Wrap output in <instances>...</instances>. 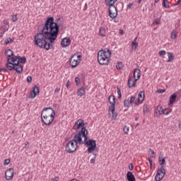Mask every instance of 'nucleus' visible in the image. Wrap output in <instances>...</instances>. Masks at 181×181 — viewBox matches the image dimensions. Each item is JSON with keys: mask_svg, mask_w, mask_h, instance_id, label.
I'll return each mask as SVG.
<instances>
[{"mask_svg": "<svg viewBox=\"0 0 181 181\" xmlns=\"http://www.w3.org/2000/svg\"><path fill=\"white\" fill-rule=\"evenodd\" d=\"M59 31L60 25L54 22V18L48 17L41 32L34 36V45L40 49L44 47L45 50H50L53 47L52 43L57 39Z\"/></svg>", "mask_w": 181, "mask_h": 181, "instance_id": "f257e3e1", "label": "nucleus"}, {"mask_svg": "<svg viewBox=\"0 0 181 181\" xmlns=\"http://www.w3.org/2000/svg\"><path fill=\"white\" fill-rule=\"evenodd\" d=\"M78 145H85L88 148V153H93L94 151L97 149V143L94 139H86L83 141V137L80 136V134H74V139L69 141L66 146L65 151L68 153H73L77 151Z\"/></svg>", "mask_w": 181, "mask_h": 181, "instance_id": "f03ea898", "label": "nucleus"}, {"mask_svg": "<svg viewBox=\"0 0 181 181\" xmlns=\"http://www.w3.org/2000/svg\"><path fill=\"white\" fill-rule=\"evenodd\" d=\"M86 125H87V122L85 123L83 119H79L74 124V129H75V131H78V129H81V131L75 134V135L80 134L81 138H84V139L88 140V130L86 129Z\"/></svg>", "mask_w": 181, "mask_h": 181, "instance_id": "7ed1b4c3", "label": "nucleus"}, {"mask_svg": "<svg viewBox=\"0 0 181 181\" xmlns=\"http://www.w3.org/2000/svg\"><path fill=\"white\" fill-rule=\"evenodd\" d=\"M111 50L108 48L101 49L98 52V62L101 66H107L110 63Z\"/></svg>", "mask_w": 181, "mask_h": 181, "instance_id": "20e7f679", "label": "nucleus"}, {"mask_svg": "<svg viewBox=\"0 0 181 181\" xmlns=\"http://www.w3.org/2000/svg\"><path fill=\"white\" fill-rule=\"evenodd\" d=\"M159 163L161 167L157 170V173L155 177L156 181L162 180V179L165 177V175H166V171L163 168V165H166V160H165V158L160 159V157H159Z\"/></svg>", "mask_w": 181, "mask_h": 181, "instance_id": "39448f33", "label": "nucleus"}, {"mask_svg": "<svg viewBox=\"0 0 181 181\" xmlns=\"http://www.w3.org/2000/svg\"><path fill=\"white\" fill-rule=\"evenodd\" d=\"M56 112L52 107H46L41 112V118L54 117Z\"/></svg>", "mask_w": 181, "mask_h": 181, "instance_id": "423d86ee", "label": "nucleus"}, {"mask_svg": "<svg viewBox=\"0 0 181 181\" xmlns=\"http://www.w3.org/2000/svg\"><path fill=\"white\" fill-rule=\"evenodd\" d=\"M7 69L11 71L15 70L18 74H21L23 71V66L19 64V61H17L16 64H13V66H8Z\"/></svg>", "mask_w": 181, "mask_h": 181, "instance_id": "0eeeda50", "label": "nucleus"}, {"mask_svg": "<svg viewBox=\"0 0 181 181\" xmlns=\"http://www.w3.org/2000/svg\"><path fill=\"white\" fill-rule=\"evenodd\" d=\"M109 6L110 7L108 9V13H109L110 18H112V19H114V18H117L118 15V11L117 10V7H115L114 4L112 6Z\"/></svg>", "mask_w": 181, "mask_h": 181, "instance_id": "6e6552de", "label": "nucleus"}, {"mask_svg": "<svg viewBox=\"0 0 181 181\" xmlns=\"http://www.w3.org/2000/svg\"><path fill=\"white\" fill-rule=\"evenodd\" d=\"M21 60V57L19 56H15L13 55V57H11L10 58L7 59V63L6 64V67L8 69V66H13V64H16L15 63L16 62H19Z\"/></svg>", "mask_w": 181, "mask_h": 181, "instance_id": "1a4fd4ad", "label": "nucleus"}, {"mask_svg": "<svg viewBox=\"0 0 181 181\" xmlns=\"http://www.w3.org/2000/svg\"><path fill=\"white\" fill-rule=\"evenodd\" d=\"M76 56L77 54H74L69 60V64L72 69L77 67V66L80 64V62H78V59H75Z\"/></svg>", "mask_w": 181, "mask_h": 181, "instance_id": "9d476101", "label": "nucleus"}, {"mask_svg": "<svg viewBox=\"0 0 181 181\" xmlns=\"http://www.w3.org/2000/svg\"><path fill=\"white\" fill-rule=\"evenodd\" d=\"M39 93H40V90L39 89V87L37 86H35L33 88V90L30 93V98L31 100H33L36 97V95H39Z\"/></svg>", "mask_w": 181, "mask_h": 181, "instance_id": "9b49d317", "label": "nucleus"}, {"mask_svg": "<svg viewBox=\"0 0 181 181\" xmlns=\"http://www.w3.org/2000/svg\"><path fill=\"white\" fill-rule=\"evenodd\" d=\"M145 98V92L141 90L139 93L138 99L135 101V105H139V104H142L144 103V100Z\"/></svg>", "mask_w": 181, "mask_h": 181, "instance_id": "f8f14e48", "label": "nucleus"}, {"mask_svg": "<svg viewBox=\"0 0 181 181\" xmlns=\"http://www.w3.org/2000/svg\"><path fill=\"white\" fill-rule=\"evenodd\" d=\"M5 177L6 180H12L13 179V168H9L6 170Z\"/></svg>", "mask_w": 181, "mask_h": 181, "instance_id": "ddd939ff", "label": "nucleus"}, {"mask_svg": "<svg viewBox=\"0 0 181 181\" xmlns=\"http://www.w3.org/2000/svg\"><path fill=\"white\" fill-rule=\"evenodd\" d=\"M71 45V40L69 37H64L61 41L62 47H67V46H70Z\"/></svg>", "mask_w": 181, "mask_h": 181, "instance_id": "4468645a", "label": "nucleus"}, {"mask_svg": "<svg viewBox=\"0 0 181 181\" xmlns=\"http://www.w3.org/2000/svg\"><path fill=\"white\" fill-rule=\"evenodd\" d=\"M42 122L45 124V125H50L53 121H54V117H41Z\"/></svg>", "mask_w": 181, "mask_h": 181, "instance_id": "2eb2a0df", "label": "nucleus"}, {"mask_svg": "<svg viewBox=\"0 0 181 181\" xmlns=\"http://www.w3.org/2000/svg\"><path fill=\"white\" fill-rule=\"evenodd\" d=\"M86 85H83L80 88L77 90L76 94L78 97H81L82 95H86Z\"/></svg>", "mask_w": 181, "mask_h": 181, "instance_id": "dca6fc26", "label": "nucleus"}, {"mask_svg": "<svg viewBox=\"0 0 181 181\" xmlns=\"http://www.w3.org/2000/svg\"><path fill=\"white\" fill-rule=\"evenodd\" d=\"M109 103L111 104V105L109 107V108H112V110L114 111V107H115V95H110L109 96Z\"/></svg>", "mask_w": 181, "mask_h": 181, "instance_id": "f3484780", "label": "nucleus"}, {"mask_svg": "<svg viewBox=\"0 0 181 181\" xmlns=\"http://www.w3.org/2000/svg\"><path fill=\"white\" fill-rule=\"evenodd\" d=\"M134 78H135V81H138L139 78H141V69L136 68L134 71Z\"/></svg>", "mask_w": 181, "mask_h": 181, "instance_id": "a211bd4d", "label": "nucleus"}, {"mask_svg": "<svg viewBox=\"0 0 181 181\" xmlns=\"http://www.w3.org/2000/svg\"><path fill=\"white\" fill-rule=\"evenodd\" d=\"M126 177L128 181H136L135 175H134V174L131 171L127 172Z\"/></svg>", "mask_w": 181, "mask_h": 181, "instance_id": "6ab92c4d", "label": "nucleus"}, {"mask_svg": "<svg viewBox=\"0 0 181 181\" xmlns=\"http://www.w3.org/2000/svg\"><path fill=\"white\" fill-rule=\"evenodd\" d=\"M177 98V94L176 93L171 95L170 97L169 104L170 105H173V104H175V101H176Z\"/></svg>", "mask_w": 181, "mask_h": 181, "instance_id": "aec40b11", "label": "nucleus"}, {"mask_svg": "<svg viewBox=\"0 0 181 181\" xmlns=\"http://www.w3.org/2000/svg\"><path fill=\"white\" fill-rule=\"evenodd\" d=\"M136 84V81H135V79L133 81L132 77H129L128 78L127 86L129 88H131V87H135Z\"/></svg>", "mask_w": 181, "mask_h": 181, "instance_id": "412c9836", "label": "nucleus"}, {"mask_svg": "<svg viewBox=\"0 0 181 181\" xmlns=\"http://www.w3.org/2000/svg\"><path fill=\"white\" fill-rule=\"evenodd\" d=\"M109 112H112V119H117L118 115L115 112V107H113V110L112 107H109Z\"/></svg>", "mask_w": 181, "mask_h": 181, "instance_id": "4be33fe9", "label": "nucleus"}, {"mask_svg": "<svg viewBox=\"0 0 181 181\" xmlns=\"http://www.w3.org/2000/svg\"><path fill=\"white\" fill-rule=\"evenodd\" d=\"M105 35H107L105 28L101 27L99 30V36H100V37H105Z\"/></svg>", "mask_w": 181, "mask_h": 181, "instance_id": "5701e85b", "label": "nucleus"}, {"mask_svg": "<svg viewBox=\"0 0 181 181\" xmlns=\"http://www.w3.org/2000/svg\"><path fill=\"white\" fill-rule=\"evenodd\" d=\"M5 54L8 57V59H11V57L13 56V52L12 49H6L5 51Z\"/></svg>", "mask_w": 181, "mask_h": 181, "instance_id": "b1692460", "label": "nucleus"}, {"mask_svg": "<svg viewBox=\"0 0 181 181\" xmlns=\"http://www.w3.org/2000/svg\"><path fill=\"white\" fill-rule=\"evenodd\" d=\"M162 107H157L156 110H155V114L158 117V115H162L163 114Z\"/></svg>", "mask_w": 181, "mask_h": 181, "instance_id": "393cba45", "label": "nucleus"}, {"mask_svg": "<svg viewBox=\"0 0 181 181\" xmlns=\"http://www.w3.org/2000/svg\"><path fill=\"white\" fill-rule=\"evenodd\" d=\"M106 5L107 6H112L115 2H117V0H105Z\"/></svg>", "mask_w": 181, "mask_h": 181, "instance_id": "a878e982", "label": "nucleus"}, {"mask_svg": "<svg viewBox=\"0 0 181 181\" xmlns=\"http://www.w3.org/2000/svg\"><path fill=\"white\" fill-rule=\"evenodd\" d=\"M168 62L170 63V62H173V59H175V56H173V54L172 52H168Z\"/></svg>", "mask_w": 181, "mask_h": 181, "instance_id": "bb28decb", "label": "nucleus"}, {"mask_svg": "<svg viewBox=\"0 0 181 181\" xmlns=\"http://www.w3.org/2000/svg\"><path fill=\"white\" fill-rule=\"evenodd\" d=\"M13 40H15V38L12 37H8L6 39V40L4 41V43L6 45H9V43H12L13 42Z\"/></svg>", "mask_w": 181, "mask_h": 181, "instance_id": "cd10ccee", "label": "nucleus"}, {"mask_svg": "<svg viewBox=\"0 0 181 181\" xmlns=\"http://www.w3.org/2000/svg\"><path fill=\"white\" fill-rule=\"evenodd\" d=\"M148 152L151 158H156V155L155 154V151H153V150L149 148Z\"/></svg>", "mask_w": 181, "mask_h": 181, "instance_id": "c85d7f7f", "label": "nucleus"}, {"mask_svg": "<svg viewBox=\"0 0 181 181\" xmlns=\"http://www.w3.org/2000/svg\"><path fill=\"white\" fill-rule=\"evenodd\" d=\"M124 107H127V108H129V107H131L132 105V103L129 100H124Z\"/></svg>", "mask_w": 181, "mask_h": 181, "instance_id": "c756f323", "label": "nucleus"}, {"mask_svg": "<svg viewBox=\"0 0 181 181\" xmlns=\"http://www.w3.org/2000/svg\"><path fill=\"white\" fill-rule=\"evenodd\" d=\"M165 54H166V51L165 50H160L158 52V56L160 57H164Z\"/></svg>", "mask_w": 181, "mask_h": 181, "instance_id": "7c9ffc66", "label": "nucleus"}, {"mask_svg": "<svg viewBox=\"0 0 181 181\" xmlns=\"http://www.w3.org/2000/svg\"><path fill=\"white\" fill-rule=\"evenodd\" d=\"M21 63H22L23 64H25V63H26V57H20L19 59V64H21Z\"/></svg>", "mask_w": 181, "mask_h": 181, "instance_id": "2f4dec72", "label": "nucleus"}, {"mask_svg": "<svg viewBox=\"0 0 181 181\" xmlns=\"http://www.w3.org/2000/svg\"><path fill=\"white\" fill-rule=\"evenodd\" d=\"M123 131H124V134H128V132H129V127L124 126L123 128Z\"/></svg>", "mask_w": 181, "mask_h": 181, "instance_id": "473e14b6", "label": "nucleus"}, {"mask_svg": "<svg viewBox=\"0 0 181 181\" xmlns=\"http://www.w3.org/2000/svg\"><path fill=\"white\" fill-rule=\"evenodd\" d=\"M116 68L117 69V70H121V69H122V62H118L116 64Z\"/></svg>", "mask_w": 181, "mask_h": 181, "instance_id": "72a5a7b5", "label": "nucleus"}, {"mask_svg": "<svg viewBox=\"0 0 181 181\" xmlns=\"http://www.w3.org/2000/svg\"><path fill=\"white\" fill-rule=\"evenodd\" d=\"M117 94H118V98H121V97H122V95L121 94V89L119 88V87H117Z\"/></svg>", "mask_w": 181, "mask_h": 181, "instance_id": "f704fd0d", "label": "nucleus"}, {"mask_svg": "<svg viewBox=\"0 0 181 181\" xmlns=\"http://www.w3.org/2000/svg\"><path fill=\"white\" fill-rule=\"evenodd\" d=\"M135 100H136V97L135 96H134V95L131 96L130 100H129L130 101V104H134V103L135 104V101H136Z\"/></svg>", "mask_w": 181, "mask_h": 181, "instance_id": "c9c22d12", "label": "nucleus"}, {"mask_svg": "<svg viewBox=\"0 0 181 181\" xmlns=\"http://www.w3.org/2000/svg\"><path fill=\"white\" fill-rule=\"evenodd\" d=\"M12 22H16L18 21V15L15 14L12 16L11 18Z\"/></svg>", "mask_w": 181, "mask_h": 181, "instance_id": "e433bc0d", "label": "nucleus"}, {"mask_svg": "<svg viewBox=\"0 0 181 181\" xmlns=\"http://www.w3.org/2000/svg\"><path fill=\"white\" fill-rule=\"evenodd\" d=\"M170 112L168 109H163V115H169Z\"/></svg>", "mask_w": 181, "mask_h": 181, "instance_id": "4c0bfd02", "label": "nucleus"}, {"mask_svg": "<svg viewBox=\"0 0 181 181\" xmlns=\"http://www.w3.org/2000/svg\"><path fill=\"white\" fill-rule=\"evenodd\" d=\"M132 47L135 50L138 47V42H132Z\"/></svg>", "mask_w": 181, "mask_h": 181, "instance_id": "58836bf2", "label": "nucleus"}, {"mask_svg": "<svg viewBox=\"0 0 181 181\" xmlns=\"http://www.w3.org/2000/svg\"><path fill=\"white\" fill-rule=\"evenodd\" d=\"M153 25H160V20L159 18H156L153 21Z\"/></svg>", "mask_w": 181, "mask_h": 181, "instance_id": "ea45409f", "label": "nucleus"}, {"mask_svg": "<svg viewBox=\"0 0 181 181\" xmlns=\"http://www.w3.org/2000/svg\"><path fill=\"white\" fill-rule=\"evenodd\" d=\"M144 112H149V107H148V105H144Z\"/></svg>", "mask_w": 181, "mask_h": 181, "instance_id": "a19ab883", "label": "nucleus"}, {"mask_svg": "<svg viewBox=\"0 0 181 181\" xmlns=\"http://www.w3.org/2000/svg\"><path fill=\"white\" fill-rule=\"evenodd\" d=\"M166 2H168V0H163V8H170V6H169V5H166Z\"/></svg>", "mask_w": 181, "mask_h": 181, "instance_id": "79ce46f5", "label": "nucleus"}, {"mask_svg": "<svg viewBox=\"0 0 181 181\" xmlns=\"http://www.w3.org/2000/svg\"><path fill=\"white\" fill-rule=\"evenodd\" d=\"M75 83H76V86H80V78H78V77H76L75 78Z\"/></svg>", "mask_w": 181, "mask_h": 181, "instance_id": "37998d69", "label": "nucleus"}, {"mask_svg": "<svg viewBox=\"0 0 181 181\" xmlns=\"http://www.w3.org/2000/svg\"><path fill=\"white\" fill-rule=\"evenodd\" d=\"M166 91V89H158L156 90V93L158 94H163Z\"/></svg>", "mask_w": 181, "mask_h": 181, "instance_id": "c03bdc74", "label": "nucleus"}, {"mask_svg": "<svg viewBox=\"0 0 181 181\" xmlns=\"http://www.w3.org/2000/svg\"><path fill=\"white\" fill-rule=\"evenodd\" d=\"M177 36V35L176 34V33H173V32L171 33V35H170L171 39H176Z\"/></svg>", "mask_w": 181, "mask_h": 181, "instance_id": "a18cd8bd", "label": "nucleus"}, {"mask_svg": "<svg viewBox=\"0 0 181 181\" xmlns=\"http://www.w3.org/2000/svg\"><path fill=\"white\" fill-rule=\"evenodd\" d=\"M11 163V159L7 158L4 160V165H9Z\"/></svg>", "mask_w": 181, "mask_h": 181, "instance_id": "49530a36", "label": "nucleus"}, {"mask_svg": "<svg viewBox=\"0 0 181 181\" xmlns=\"http://www.w3.org/2000/svg\"><path fill=\"white\" fill-rule=\"evenodd\" d=\"M81 79L83 80V86H86V76H84V75H82Z\"/></svg>", "mask_w": 181, "mask_h": 181, "instance_id": "de8ad7c7", "label": "nucleus"}, {"mask_svg": "<svg viewBox=\"0 0 181 181\" xmlns=\"http://www.w3.org/2000/svg\"><path fill=\"white\" fill-rule=\"evenodd\" d=\"M27 81H28V83H32V77H31L30 76H28L27 77Z\"/></svg>", "mask_w": 181, "mask_h": 181, "instance_id": "09e8293b", "label": "nucleus"}, {"mask_svg": "<svg viewBox=\"0 0 181 181\" xmlns=\"http://www.w3.org/2000/svg\"><path fill=\"white\" fill-rule=\"evenodd\" d=\"M129 170H134V165L132 163L129 165Z\"/></svg>", "mask_w": 181, "mask_h": 181, "instance_id": "8fccbe9b", "label": "nucleus"}, {"mask_svg": "<svg viewBox=\"0 0 181 181\" xmlns=\"http://www.w3.org/2000/svg\"><path fill=\"white\" fill-rule=\"evenodd\" d=\"M1 71H4V73H6V71H8V69H5V68H1V69H0V73H1Z\"/></svg>", "mask_w": 181, "mask_h": 181, "instance_id": "3c124183", "label": "nucleus"}, {"mask_svg": "<svg viewBox=\"0 0 181 181\" xmlns=\"http://www.w3.org/2000/svg\"><path fill=\"white\" fill-rule=\"evenodd\" d=\"M75 59H78V60H81V55H77L75 57Z\"/></svg>", "mask_w": 181, "mask_h": 181, "instance_id": "603ef678", "label": "nucleus"}, {"mask_svg": "<svg viewBox=\"0 0 181 181\" xmlns=\"http://www.w3.org/2000/svg\"><path fill=\"white\" fill-rule=\"evenodd\" d=\"M90 163H95V156L90 160Z\"/></svg>", "mask_w": 181, "mask_h": 181, "instance_id": "864d4df0", "label": "nucleus"}, {"mask_svg": "<svg viewBox=\"0 0 181 181\" xmlns=\"http://www.w3.org/2000/svg\"><path fill=\"white\" fill-rule=\"evenodd\" d=\"M148 162H149V163H150V166H152V158H148Z\"/></svg>", "mask_w": 181, "mask_h": 181, "instance_id": "5fc2aeb1", "label": "nucleus"}, {"mask_svg": "<svg viewBox=\"0 0 181 181\" xmlns=\"http://www.w3.org/2000/svg\"><path fill=\"white\" fill-rule=\"evenodd\" d=\"M70 81H68V82L66 83V87L67 88H70Z\"/></svg>", "mask_w": 181, "mask_h": 181, "instance_id": "6e6d98bb", "label": "nucleus"}, {"mask_svg": "<svg viewBox=\"0 0 181 181\" xmlns=\"http://www.w3.org/2000/svg\"><path fill=\"white\" fill-rule=\"evenodd\" d=\"M133 5H134L133 4H128L127 8H129V9H131V8H132Z\"/></svg>", "mask_w": 181, "mask_h": 181, "instance_id": "4d7b16f0", "label": "nucleus"}, {"mask_svg": "<svg viewBox=\"0 0 181 181\" xmlns=\"http://www.w3.org/2000/svg\"><path fill=\"white\" fill-rule=\"evenodd\" d=\"M51 181H59V177H56L54 179H52Z\"/></svg>", "mask_w": 181, "mask_h": 181, "instance_id": "13d9d810", "label": "nucleus"}, {"mask_svg": "<svg viewBox=\"0 0 181 181\" xmlns=\"http://www.w3.org/2000/svg\"><path fill=\"white\" fill-rule=\"evenodd\" d=\"M136 40H138V37H136L134 38V40L132 41V42H134V43H137V42H136Z\"/></svg>", "mask_w": 181, "mask_h": 181, "instance_id": "bf43d9fd", "label": "nucleus"}, {"mask_svg": "<svg viewBox=\"0 0 181 181\" xmlns=\"http://www.w3.org/2000/svg\"><path fill=\"white\" fill-rule=\"evenodd\" d=\"M59 91H60V88H55L54 93H59Z\"/></svg>", "mask_w": 181, "mask_h": 181, "instance_id": "052dcab7", "label": "nucleus"}, {"mask_svg": "<svg viewBox=\"0 0 181 181\" xmlns=\"http://www.w3.org/2000/svg\"><path fill=\"white\" fill-rule=\"evenodd\" d=\"M119 35H124V30H119Z\"/></svg>", "mask_w": 181, "mask_h": 181, "instance_id": "680f3d73", "label": "nucleus"}, {"mask_svg": "<svg viewBox=\"0 0 181 181\" xmlns=\"http://www.w3.org/2000/svg\"><path fill=\"white\" fill-rule=\"evenodd\" d=\"M179 4H180V5H181V0H178L176 5H179Z\"/></svg>", "mask_w": 181, "mask_h": 181, "instance_id": "e2e57ef3", "label": "nucleus"}, {"mask_svg": "<svg viewBox=\"0 0 181 181\" xmlns=\"http://www.w3.org/2000/svg\"><path fill=\"white\" fill-rule=\"evenodd\" d=\"M178 127H179V129H181V122H180V123L178 124Z\"/></svg>", "mask_w": 181, "mask_h": 181, "instance_id": "0e129e2a", "label": "nucleus"}, {"mask_svg": "<svg viewBox=\"0 0 181 181\" xmlns=\"http://www.w3.org/2000/svg\"><path fill=\"white\" fill-rule=\"evenodd\" d=\"M28 145H29V142H28L25 146V148H29V146H28Z\"/></svg>", "mask_w": 181, "mask_h": 181, "instance_id": "69168bd1", "label": "nucleus"}, {"mask_svg": "<svg viewBox=\"0 0 181 181\" xmlns=\"http://www.w3.org/2000/svg\"><path fill=\"white\" fill-rule=\"evenodd\" d=\"M60 16H58V18H57V22H59V21H60Z\"/></svg>", "mask_w": 181, "mask_h": 181, "instance_id": "338daca9", "label": "nucleus"}, {"mask_svg": "<svg viewBox=\"0 0 181 181\" xmlns=\"http://www.w3.org/2000/svg\"><path fill=\"white\" fill-rule=\"evenodd\" d=\"M70 181H78V180H76V179H73V180H70Z\"/></svg>", "mask_w": 181, "mask_h": 181, "instance_id": "774afa93", "label": "nucleus"}]
</instances>
